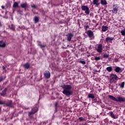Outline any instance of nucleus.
<instances>
[{
	"instance_id": "16",
	"label": "nucleus",
	"mask_w": 125,
	"mask_h": 125,
	"mask_svg": "<svg viewBox=\"0 0 125 125\" xmlns=\"http://www.w3.org/2000/svg\"><path fill=\"white\" fill-rule=\"evenodd\" d=\"M109 27L106 25H103L102 27V32H106V31H107Z\"/></svg>"
},
{
	"instance_id": "4",
	"label": "nucleus",
	"mask_w": 125,
	"mask_h": 125,
	"mask_svg": "<svg viewBox=\"0 0 125 125\" xmlns=\"http://www.w3.org/2000/svg\"><path fill=\"white\" fill-rule=\"evenodd\" d=\"M81 9L83 11H84V13L87 15H88L90 13V11H89V8L87 6L82 5L81 7Z\"/></svg>"
},
{
	"instance_id": "9",
	"label": "nucleus",
	"mask_w": 125,
	"mask_h": 125,
	"mask_svg": "<svg viewBox=\"0 0 125 125\" xmlns=\"http://www.w3.org/2000/svg\"><path fill=\"white\" fill-rule=\"evenodd\" d=\"M44 76L46 79H49V78H50V72L48 70L45 71L44 72Z\"/></svg>"
},
{
	"instance_id": "11",
	"label": "nucleus",
	"mask_w": 125,
	"mask_h": 125,
	"mask_svg": "<svg viewBox=\"0 0 125 125\" xmlns=\"http://www.w3.org/2000/svg\"><path fill=\"white\" fill-rule=\"evenodd\" d=\"M87 34L89 38H92L94 34H93V32L91 31V30H89L87 31Z\"/></svg>"
},
{
	"instance_id": "6",
	"label": "nucleus",
	"mask_w": 125,
	"mask_h": 125,
	"mask_svg": "<svg viewBox=\"0 0 125 125\" xmlns=\"http://www.w3.org/2000/svg\"><path fill=\"white\" fill-rule=\"evenodd\" d=\"M113 9L112 10V13L114 14H117L118 13V11L119 10V5L118 4H114L112 6Z\"/></svg>"
},
{
	"instance_id": "19",
	"label": "nucleus",
	"mask_w": 125,
	"mask_h": 125,
	"mask_svg": "<svg viewBox=\"0 0 125 125\" xmlns=\"http://www.w3.org/2000/svg\"><path fill=\"white\" fill-rule=\"evenodd\" d=\"M0 47H5V43L3 42V41H0Z\"/></svg>"
},
{
	"instance_id": "30",
	"label": "nucleus",
	"mask_w": 125,
	"mask_h": 125,
	"mask_svg": "<svg viewBox=\"0 0 125 125\" xmlns=\"http://www.w3.org/2000/svg\"><path fill=\"white\" fill-rule=\"evenodd\" d=\"M2 69L3 73H6V69H5L6 67L4 66H2Z\"/></svg>"
},
{
	"instance_id": "18",
	"label": "nucleus",
	"mask_w": 125,
	"mask_h": 125,
	"mask_svg": "<svg viewBox=\"0 0 125 125\" xmlns=\"http://www.w3.org/2000/svg\"><path fill=\"white\" fill-rule=\"evenodd\" d=\"M107 0H101V4H102V5H107Z\"/></svg>"
},
{
	"instance_id": "28",
	"label": "nucleus",
	"mask_w": 125,
	"mask_h": 125,
	"mask_svg": "<svg viewBox=\"0 0 125 125\" xmlns=\"http://www.w3.org/2000/svg\"><path fill=\"white\" fill-rule=\"evenodd\" d=\"M10 29L12 30V31H15V27L13 24L11 25V26L10 27Z\"/></svg>"
},
{
	"instance_id": "45",
	"label": "nucleus",
	"mask_w": 125,
	"mask_h": 125,
	"mask_svg": "<svg viewBox=\"0 0 125 125\" xmlns=\"http://www.w3.org/2000/svg\"><path fill=\"white\" fill-rule=\"evenodd\" d=\"M62 87H63V86H61Z\"/></svg>"
},
{
	"instance_id": "31",
	"label": "nucleus",
	"mask_w": 125,
	"mask_h": 125,
	"mask_svg": "<svg viewBox=\"0 0 125 125\" xmlns=\"http://www.w3.org/2000/svg\"><path fill=\"white\" fill-rule=\"evenodd\" d=\"M100 59H101V58H100V57H95V60L96 61H99V60H100Z\"/></svg>"
},
{
	"instance_id": "10",
	"label": "nucleus",
	"mask_w": 125,
	"mask_h": 125,
	"mask_svg": "<svg viewBox=\"0 0 125 125\" xmlns=\"http://www.w3.org/2000/svg\"><path fill=\"white\" fill-rule=\"evenodd\" d=\"M21 8H23L24 9H25V10H26V9L28 8L29 6H28V4L27 3V2H25L21 4Z\"/></svg>"
},
{
	"instance_id": "38",
	"label": "nucleus",
	"mask_w": 125,
	"mask_h": 125,
	"mask_svg": "<svg viewBox=\"0 0 125 125\" xmlns=\"http://www.w3.org/2000/svg\"><path fill=\"white\" fill-rule=\"evenodd\" d=\"M3 104H4V102L0 101V105H3Z\"/></svg>"
},
{
	"instance_id": "40",
	"label": "nucleus",
	"mask_w": 125,
	"mask_h": 125,
	"mask_svg": "<svg viewBox=\"0 0 125 125\" xmlns=\"http://www.w3.org/2000/svg\"><path fill=\"white\" fill-rule=\"evenodd\" d=\"M85 27L86 30V29L89 28V25H87L85 26Z\"/></svg>"
},
{
	"instance_id": "14",
	"label": "nucleus",
	"mask_w": 125,
	"mask_h": 125,
	"mask_svg": "<svg viewBox=\"0 0 125 125\" xmlns=\"http://www.w3.org/2000/svg\"><path fill=\"white\" fill-rule=\"evenodd\" d=\"M114 38L112 37H107L105 39L106 42H111L112 41H113Z\"/></svg>"
},
{
	"instance_id": "17",
	"label": "nucleus",
	"mask_w": 125,
	"mask_h": 125,
	"mask_svg": "<svg viewBox=\"0 0 125 125\" xmlns=\"http://www.w3.org/2000/svg\"><path fill=\"white\" fill-rule=\"evenodd\" d=\"M6 90H7V89L5 88L0 93L1 96L4 97L5 95L6 94Z\"/></svg>"
},
{
	"instance_id": "33",
	"label": "nucleus",
	"mask_w": 125,
	"mask_h": 125,
	"mask_svg": "<svg viewBox=\"0 0 125 125\" xmlns=\"http://www.w3.org/2000/svg\"><path fill=\"white\" fill-rule=\"evenodd\" d=\"M78 120L80 121V122H83V121H84V118H83L82 117H79Z\"/></svg>"
},
{
	"instance_id": "5",
	"label": "nucleus",
	"mask_w": 125,
	"mask_h": 125,
	"mask_svg": "<svg viewBox=\"0 0 125 125\" xmlns=\"http://www.w3.org/2000/svg\"><path fill=\"white\" fill-rule=\"evenodd\" d=\"M37 111H38V107L35 106L32 108L31 111L28 112V116L31 117V116L37 113Z\"/></svg>"
},
{
	"instance_id": "3",
	"label": "nucleus",
	"mask_w": 125,
	"mask_h": 125,
	"mask_svg": "<svg viewBox=\"0 0 125 125\" xmlns=\"http://www.w3.org/2000/svg\"><path fill=\"white\" fill-rule=\"evenodd\" d=\"M118 81V76L114 73H111L109 75V81L110 83H116V81Z\"/></svg>"
},
{
	"instance_id": "20",
	"label": "nucleus",
	"mask_w": 125,
	"mask_h": 125,
	"mask_svg": "<svg viewBox=\"0 0 125 125\" xmlns=\"http://www.w3.org/2000/svg\"><path fill=\"white\" fill-rule=\"evenodd\" d=\"M38 45L39 46H40L41 48H42V50H43V48H44V47H45V46H46V44H42V43H41V42H40L39 44H38Z\"/></svg>"
},
{
	"instance_id": "37",
	"label": "nucleus",
	"mask_w": 125,
	"mask_h": 125,
	"mask_svg": "<svg viewBox=\"0 0 125 125\" xmlns=\"http://www.w3.org/2000/svg\"><path fill=\"white\" fill-rule=\"evenodd\" d=\"M31 7H32V8H34V9H35V8H36V5L35 4L31 5Z\"/></svg>"
},
{
	"instance_id": "23",
	"label": "nucleus",
	"mask_w": 125,
	"mask_h": 125,
	"mask_svg": "<svg viewBox=\"0 0 125 125\" xmlns=\"http://www.w3.org/2000/svg\"><path fill=\"white\" fill-rule=\"evenodd\" d=\"M106 70H107L108 72H112V66H108L106 67Z\"/></svg>"
},
{
	"instance_id": "41",
	"label": "nucleus",
	"mask_w": 125,
	"mask_h": 125,
	"mask_svg": "<svg viewBox=\"0 0 125 125\" xmlns=\"http://www.w3.org/2000/svg\"><path fill=\"white\" fill-rule=\"evenodd\" d=\"M24 109L25 110H29V109H30V108L29 107H24Z\"/></svg>"
},
{
	"instance_id": "36",
	"label": "nucleus",
	"mask_w": 125,
	"mask_h": 125,
	"mask_svg": "<svg viewBox=\"0 0 125 125\" xmlns=\"http://www.w3.org/2000/svg\"><path fill=\"white\" fill-rule=\"evenodd\" d=\"M57 105H58V103H55V106L56 107V110H55L56 111H57V110H56V109H57Z\"/></svg>"
},
{
	"instance_id": "13",
	"label": "nucleus",
	"mask_w": 125,
	"mask_h": 125,
	"mask_svg": "<svg viewBox=\"0 0 125 125\" xmlns=\"http://www.w3.org/2000/svg\"><path fill=\"white\" fill-rule=\"evenodd\" d=\"M4 106L5 107H12V106H13L12 101H9L8 103L4 104Z\"/></svg>"
},
{
	"instance_id": "21",
	"label": "nucleus",
	"mask_w": 125,
	"mask_h": 125,
	"mask_svg": "<svg viewBox=\"0 0 125 125\" xmlns=\"http://www.w3.org/2000/svg\"><path fill=\"white\" fill-rule=\"evenodd\" d=\"M23 67L24 68V69H29V68H30V64L28 63H25L23 65Z\"/></svg>"
},
{
	"instance_id": "39",
	"label": "nucleus",
	"mask_w": 125,
	"mask_h": 125,
	"mask_svg": "<svg viewBox=\"0 0 125 125\" xmlns=\"http://www.w3.org/2000/svg\"><path fill=\"white\" fill-rule=\"evenodd\" d=\"M3 81V78L2 77L0 78V82H2Z\"/></svg>"
},
{
	"instance_id": "7",
	"label": "nucleus",
	"mask_w": 125,
	"mask_h": 125,
	"mask_svg": "<svg viewBox=\"0 0 125 125\" xmlns=\"http://www.w3.org/2000/svg\"><path fill=\"white\" fill-rule=\"evenodd\" d=\"M97 45V52H99V53H101V52H102V50H103V48H104V47L101 44H99Z\"/></svg>"
},
{
	"instance_id": "43",
	"label": "nucleus",
	"mask_w": 125,
	"mask_h": 125,
	"mask_svg": "<svg viewBox=\"0 0 125 125\" xmlns=\"http://www.w3.org/2000/svg\"><path fill=\"white\" fill-rule=\"evenodd\" d=\"M60 100H62V97L60 98Z\"/></svg>"
},
{
	"instance_id": "25",
	"label": "nucleus",
	"mask_w": 125,
	"mask_h": 125,
	"mask_svg": "<svg viewBox=\"0 0 125 125\" xmlns=\"http://www.w3.org/2000/svg\"><path fill=\"white\" fill-rule=\"evenodd\" d=\"M109 113L110 114V116L112 118V119H116V117L115 116L114 113H113V111H111Z\"/></svg>"
},
{
	"instance_id": "34",
	"label": "nucleus",
	"mask_w": 125,
	"mask_h": 125,
	"mask_svg": "<svg viewBox=\"0 0 125 125\" xmlns=\"http://www.w3.org/2000/svg\"><path fill=\"white\" fill-rule=\"evenodd\" d=\"M18 12H19V14H20L21 15H23V11H22L19 10L18 11Z\"/></svg>"
},
{
	"instance_id": "32",
	"label": "nucleus",
	"mask_w": 125,
	"mask_h": 125,
	"mask_svg": "<svg viewBox=\"0 0 125 125\" xmlns=\"http://www.w3.org/2000/svg\"><path fill=\"white\" fill-rule=\"evenodd\" d=\"M121 34H122V36H125V30H122L121 31Z\"/></svg>"
},
{
	"instance_id": "2",
	"label": "nucleus",
	"mask_w": 125,
	"mask_h": 125,
	"mask_svg": "<svg viewBox=\"0 0 125 125\" xmlns=\"http://www.w3.org/2000/svg\"><path fill=\"white\" fill-rule=\"evenodd\" d=\"M108 97L111 100H113V101H115L116 102H119V103L125 102V98L124 97H118V99L112 95H108Z\"/></svg>"
},
{
	"instance_id": "26",
	"label": "nucleus",
	"mask_w": 125,
	"mask_h": 125,
	"mask_svg": "<svg viewBox=\"0 0 125 125\" xmlns=\"http://www.w3.org/2000/svg\"><path fill=\"white\" fill-rule=\"evenodd\" d=\"M34 21L35 23H38V22H39V18H38V17H34Z\"/></svg>"
},
{
	"instance_id": "22",
	"label": "nucleus",
	"mask_w": 125,
	"mask_h": 125,
	"mask_svg": "<svg viewBox=\"0 0 125 125\" xmlns=\"http://www.w3.org/2000/svg\"><path fill=\"white\" fill-rule=\"evenodd\" d=\"M88 97V98H91V99H94V98H95V97L93 94H89Z\"/></svg>"
},
{
	"instance_id": "27",
	"label": "nucleus",
	"mask_w": 125,
	"mask_h": 125,
	"mask_svg": "<svg viewBox=\"0 0 125 125\" xmlns=\"http://www.w3.org/2000/svg\"><path fill=\"white\" fill-rule=\"evenodd\" d=\"M110 56L109 54H107V53H104V54L103 57L104 58H108V57Z\"/></svg>"
},
{
	"instance_id": "24",
	"label": "nucleus",
	"mask_w": 125,
	"mask_h": 125,
	"mask_svg": "<svg viewBox=\"0 0 125 125\" xmlns=\"http://www.w3.org/2000/svg\"><path fill=\"white\" fill-rule=\"evenodd\" d=\"M18 6V3L17 2H15L13 5V8H16Z\"/></svg>"
},
{
	"instance_id": "8",
	"label": "nucleus",
	"mask_w": 125,
	"mask_h": 125,
	"mask_svg": "<svg viewBox=\"0 0 125 125\" xmlns=\"http://www.w3.org/2000/svg\"><path fill=\"white\" fill-rule=\"evenodd\" d=\"M67 40L68 42H71L72 41V38L74 37V34L73 33H68L67 35Z\"/></svg>"
},
{
	"instance_id": "35",
	"label": "nucleus",
	"mask_w": 125,
	"mask_h": 125,
	"mask_svg": "<svg viewBox=\"0 0 125 125\" xmlns=\"http://www.w3.org/2000/svg\"><path fill=\"white\" fill-rule=\"evenodd\" d=\"M80 63H81L82 64H83V65H84V64H85V61H80Z\"/></svg>"
},
{
	"instance_id": "15",
	"label": "nucleus",
	"mask_w": 125,
	"mask_h": 125,
	"mask_svg": "<svg viewBox=\"0 0 125 125\" xmlns=\"http://www.w3.org/2000/svg\"><path fill=\"white\" fill-rule=\"evenodd\" d=\"M93 4H94V5H97V6H98V5L100 4L99 0H93Z\"/></svg>"
},
{
	"instance_id": "12",
	"label": "nucleus",
	"mask_w": 125,
	"mask_h": 125,
	"mask_svg": "<svg viewBox=\"0 0 125 125\" xmlns=\"http://www.w3.org/2000/svg\"><path fill=\"white\" fill-rule=\"evenodd\" d=\"M114 71L116 73H122L123 71V70H122V68L119 66H115Z\"/></svg>"
},
{
	"instance_id": "29",
	"label": "nucleus",
	"mask_w": 125,
	"mask_h": 125,
	"mask_svg": "<svg viewBox=\"0 0 125 125\" xmlns=\"http://www.w3.org/2000/svg\"><path fill=\"white\" fill-rule=\"evenodd\" d=\"M121 88H124L125 87V82H122L120 84Z\"/></svg>"
},
{
	"instance_id": "42",
	"label": "nucleus",
	"mask_w": 125,
	"mask_h": 125,
	"mask_svg": "<svg viewBox=\"0 0 125 125\" xmlns=\"http://www.w3.org/2000/svg\"><path fill=\"white\" fill-rule=\"evenodd\" d=\"M4 6H3V5H2V6H1V8H2V9H4Z\"/></svg>"
},
{
	"instance_id": "1",
	"label": "nucleus",
	"mask_w": 125,
	"mask_h": 125,
	"mask_svg": "<svg viewBox=\"0 0 125 125\" xmlns=\"http://www.w3.org/2000/svg\"><path fill=\"white\" fill-rule=\"evenodd\" d=\"M63 87L64 88L63 91V94H65L66 96H69V95L73 94V92L71 90L72 88L71 85H64Z\"/></svg>"
},
{
	"instance_id": "44",
	"label": "nucleus",
	"mask_w": 125,
	"mask_h": 125,
	"mask_svg": "<svg viewBox=\"0 0 125 125\" xmlns=\"http://www.w3.org/2000/svg\"><path fill=\"white\" fill-rule=\"evenodd\" d=\"M0 27H1V22H0Z\"/></svg>"
}]
</instances>
